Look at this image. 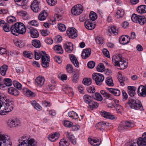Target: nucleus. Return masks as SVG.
Instances as JSON below:
<instances>
[{
    "label": "nucleus",
    "instance_id": "nucleus-1",
    "mask_svg": "<svg viewBox=\"0 0 146 146\" xmlns=\"http://www.w3.org/2000/svg\"><path fill=\"white\" fill-rule=\"evenodd\" d=\"M6 96H2L1 102V108L0 113L1 115H5L13 110V105L12 102L10 101L9 99H5Z\"/></svg>",
    "mask_w": 146,
    "mask_h": 146
},
{
    "label": "nucleus",
    "instance_id": "nucleus-2",
    "mask_svg": "<svg viewBox=\"0 0 146 146\" xmlns=\"http://www.w3.org/2000/svg\"><path fill=\"white\" fill-rule=\"evenodd\" d=\"M125 107L127 108L129 107L131 109L136 110H143L141 102L135 97L129 98L127 102L125 104Z\"/></svg>",
    "mask_w": 146,
    "mask_h": 146
},
{
    "label": "nucleus",
    "instance_id": "nucleus-3",
    "mask_svg": "<svg viewBox=\"0 0 146 146\" xmlns=\"http://www.w3.org/2000/svg\"><path fill=\"white\" fill-rule=\"evenodd\" d=\"M47 54L45 51L37 52L35 51V56L36 60L40 59L41 56L42 63V66L44 68H46L49 65V62L50 61L49 58L47 56Z\"/></svg>",
    "mask_w": 146,
    "mask_h": 146
},
{
    "label": "nucleus",
    "instance_id": "nucleus-4",
    "mask_svg": "<svg viewBox=\"0 0 146 146\" xmlns=\"http://www.w3.org/2000/svg\"><path fill=\"white\" fill-rule=\"evenodd\" d=\"M17 146H36V145L34 139L23 136L19 139Z\"/></svg>",
    "mask_w": 146,
    "mask_h": 146
},
{
    "label": "nucleus",
    "instance_id": "nucleus-5",
    "mask_svg": "<svg viewBox=\"0 0 146 146\" xmlns=\"http://www.w3.org/2000/svg\"><path fill=\"white\" fill-rule=\"evenodd\" d=\"M134 126V124L132 121H123L120 123L118 129L119 132H122L124 129L128 128L133 127Z\"/></svg>",
    "mask_w": 146,
    "mask_h": 146
},
{
    "label": "nucleus",
    "instance_id": "nucleus-6",
    "mask_svg": "<svg viewBox=\"0 0 146 146\" xmlns=\"http://www.w3.org/2000/svg\"><path fill=\"white\" fill-rule=\"evenodd\" d=\"M131 20L134 22L138 23L141 25H143L146 22L145 18L144 16H140L135 14L132 15Z\"/></svg>",
    "mask_w": 146,
    "mask_h": 146
},
{
    "label": "nucleus",
    "instance_id": "nucleus-7",
    "mask_svg": "<svg viewBox=\"0 0 146 146\" xmlns=\"http://www.w3.org/2000/svg\"><path fill=\"white\" fill-rule=\"evenodd\" d=\"M92 77L93 79L95 81L96 84L99 86L102 84V83L104 79V76L101 73H93Z\"/></svg>",
    "mask_w": 146,
    "mask_h": 146
},
{
    "label": "nucleus",
    "instance_id": "nucleus-8",
    "mask_svg": "<svg viewBox=\"0 0 146 146\" xmlns=\"http://www.w3.org/2000/svg\"><path fill=\"white\" fill-rule=\"evenodd\" d=\"M83 11L82 6L80 4L76 5L71 9V13L74 15H78L82 13Z\"/></svg>",
    "mask_w": 146,
    "mask_h": 146
},
{
    "label": "nucleus",
    "instance_id": "nucleus-9",
    "mask_svg": "<svg viewBox=\"0 0 146 146\" xmlns=\"http://www.w3.org/2000/svg\"><path fill=\"white\" fill-rule=\"evenodd\" d=\"M3 142V146H11L12 143L10 140V137L7 135L0 134V141Z\"/></svg>",
    "mask_w": 146,
    "mask_h": 146
},
{
    "label": "nucleus",
    "instance_id": "nucleus-10",
    "mask_svg": "<svg viewBox=\"0 0 146 146\" xmlns=\"http://www.w3.org/2000/svg\"><path fill=\"white\" fill-rule=\"evenodd\" d=\"M7 124L10 127H16L20 125L21 121L19 119L17 118L11 119L8 120Z\"/></svg>",
    "mask_w": 146,
    "mask_h": 146
},
{
    "label": "nucleus",
    "instance_id": "nucleus-11",
    "mask_svg": "<svg viewBox=\"0 0 146 146\" xmlns=\"http://www.w3.org/2000/svg\"><path fill=\"white\" fill-rule=\"evenodd\" d=\"M31 7L34 12H38L40 10V2L37 0H34L31 4Z\"/></svg>",
    "mask_w": 146,
    "mask_h": 146
},
{
    "label": "nucleus",
    "instance_id": "nucleus-12",
    "mask_svg": "<svg viewBox=\"0 0 146 146\" xmlns=\"http://www.w3.org/2000/svg\"><path fill=\"white\" fill-rule=\"evenodd\" d=\"M66 33L70 38H74L77 36L76 30L74 28L72 27L68 29Z\"/></svg>",
    "mask_w": 146,
    "mask_h": 146
},
{
    "label": "nucleus",
    "instance_id": "nucleus-13",
    "mask_svg": "<svg viewBox=\"0 0 146 146\" xmlns=\"http://www.w3.org/2000/svg\"><path fill=\"white\" fill-rule=\"evenodd\" d=\"M18 31V36L19 34L23 35L26 32V29L25 25L21 22L17 23Z\"/></svg>",
    "mask_w": 146,
    "mask_h": 146
},
{
    "label": "nucleus",
    "instance_id": "nucleus-14",
    "mask_svg": "<svg viewBox=\"0 0 146 146\" xmlns=\"http://www.w3.org/2000/svg\"><path fill=\"white\" fill-rule=\"evenodd\" d=\"M137 143L138 146H146V132L143 134L141 138H138Z\"/></svg>",
    "mask_w": 146,
    "mask_h": 146
},
{
    "label": "nucleus",
    "instance_id": "nucleus-15",
    "mask_svg": "<svg viewBox=\"0 0 146 146\" xmlns=\"http://www.w3.org/2000/svg\"><path fill=\"white\" fill-rule=\"evenodd\" d=\"M85 28L89 30H92L95 28L96 24L94 23H92L90 19L87 20L84 23Z\"/></svg>",
    "mask_w": 146,
    "mask_h": 146
},
{
    "label": "nucleus",
    "instance_id": "nucleus-16",
    "mask_svg": "<svg viewBox=\"0 0 146 146\" xmlns=\"http://www.w3.org/2000/svg\"><path fill=\"white\" fill-rule=\"evenodd\" d=\"M124 59L122 57V55L119 54L118 55L113 56L112 61L115 64V66H117L119 63L120 61H121Z\"/></svg>",
    "mask_w": 146,
    "mask_h": 146
},
{
    "label": "nucleus",
    "instance_id": "nucleus-17",
    "mask_svg": "<svg viewBox=\"0 0 146 146\" xmlns=\"http://www.w3.org/2000/svg\"><path fill=\"white\" fill-rule=\"evenodd\" d=\"M29 33H30L31 36L33 38H36L39 35V33L38 31L35 28L28 27Z\"/></svg>",
    "mask_w": 146,
    "mask_h": 146
},
{
    "label": "nucleus",
    "instance_id": "nucleus-18",
    "mask_svg": "<svg viewBox=\"0 0 146 146\" xmlns=\"http://www.w3.org/2000/svg\"><path fill=\"white\" fill-rule=\"evenodd\" d=\"M138 95L141 97H145L146 96V88L145 86H140L137 90Z\"/></svg>",
    "mask_w": 146,
    "mask_h": 146
},
{
    "label": "nucleus",
    "instance_id": "nucleus-19",
    "mask_svg": "<svg viewBox=\"0 0 146 146\" xmlns=\"http://www.w3.org/2000/svg\"><path fill=\"white\" fill-rule=\"evenodd\" d=\"M64 47L66 51L68 53H71L73 49V45L71 42H66Z\"/></svg>",
    "mask_w": 146,
    "mask_h": 146
},
{
    "label": "nucleus",
    "instance_id": "nucleus-20",
    "mask_svg": "<svg viewBox=\"0 0 146 146\" xmlns=\"http://www.w3.org/2000/svg\"><path fill=\"white\" fill-rule=\"evenodd\" d=\"M91 54V50L90 48L84 49L82 53V58L84 59H86L90 56Z\"/></svg>",
    "mask_w": 146,
    "mask_h": 146
},
{
    "label": "nucleus",
    "instance_id": "nucleus-21",
    "mask_svg": "<svg viewBox=\"0 0 146 146\" xmlns=\"http://www.w3.org/2000/svg\"><path fill=\"white\" fill-rule=\"evenodd\" d=\"M48 15L47 10H44L42 11L39 15L38 17V19L40 21H44L46 19Z\"/></svg>",
    "mask_w": 146,
    "mask_h": 146
},
{
    "label": "nucleus",
    "instance_id": "nucleus-22",
    "mask_svg": "<svg viewBox=\"0 0 146 146\" xmlns=\"http://www.w3.org/2000/svg\"><path fill=\"white\" fill-rule=\"evenodd\" d=\"M127 92L130 98L134 97L133 96L135 94V91L136 90V87H135L129 86L127 87Z\"/></svg>",
    "mask_w": 146,
    "mask_h": 146
},
{
    "label": "nucleus",
    "instance_id": "nucleus-23",
    "mask_svg": "<svg viewBox=\"0 0 146 146\" xmlns=\"http://www.w3.org/2000/svg\"><path fill=\"white\" fill-rule=\"evenodd\" d=\"M60 136V133L58 132H56L53 134H51L49 135V139L51 141L54 142L58 139Z\"/></svg>",
    "mask_w": 146,
    "mask_h": 146
},
{
    "label": "nucleus",
    "instance_id": "nucleus-24",
    "mask_svg": "<svg viewBox=\"0 0 146 146\" xmlns=\"http://www.w3.org/2000/svg\"><path fill=\"white\" fill-rule=\"evenodd\" d=\"M17 23H16L14 25H12L11 26L10 31L12 34L15 36H18V31L17 28Z\"/></svg>",
    "mask_w": 146,
    "mask_h": 146
},
{
    "label": "nucleus",
    "instance_id": "nucleus-25",
    "mask_svg": "<svg viewBox=\"0 0 146 146\" xmlns=\"http://www.w3.org/2000/svg\"><path fill=\"white\" fill-rule=\"evenodd\" d=\"M109 123H106L105 122H101L99 123L96 125V126L97 128L99 130L101 131H104L105 128L106 126H108Z\"/></svg>",
    "mask_w": 146,
    "mask_h": 146
},
{
    "label": "nucleus",
    "instance_id": "nucleus-26",
    "mask_svg": "<svg viewBox=\"0 0 146 146\" xmlns=\"http://www.w3.org/2000/svg\"><path fill=\"white\" fill-rule=\"evenodd\" d=\"M128 63L126 60L124 59L121 61H120L119 63L117 66H119V69L123 70L127 68L128 66Z\"/></svg>",
    "mask_w": 146,
    "mask_h": 146
},
{
    "label": "nucleus",
    "instance_id": "nucleus-27",
    "mask_svg": "<svg viewBox=\"0 0 146 146\" xmlns=\"http://www.w3.org/2000/svg\"><path fill=\"white\" fill-rule=\"evenodd\" d=\"M23 91L24 94L27 96L34 97L35 96L36 94L35 93L27 88L23 89Z\"/></svg>",
    "mask_w": 146,
    "mask_h": 146
},
{
    "label": "nucleus",
    "instance_id": "nucleus-28",
    "mask_svg": "<svg viewBox=\"0 0 146 146\" xmlns=\"http://www.w3.org/2000/svg\"><path fill=\"white\" fill-rule=\"evenodd\" d=\"M66 135L67 137L74 145L76 144V141L74 136L72 133L68 132H66Z\"/></svg>",
    "mask_w": 146,
    "mask_h": 146
},
{
    "label": "nucleus",
    "instance_id": "nucleus-29",
    "mask_svg": "<svg viewBox=\"0 0 146 146\" xmlns=\"http://www.w3.org/2000/svg\"><path fill=\"white\" fill-rule=\"evenodd\" d=\"M69 57L72 62L75 66L77 67H79V63L75 56L73 54H70Z\"/></svg>",
    "mask_w": 146,
    "mask_h": 146
},
{
    "label": "nucleus",
    "instance_id": "nucleus-30",
    "mask_svg": "<svg viewBox=\"0 0 146 146\" xmlns=\"http://www.w3.org/2000/svg\"><path fill=\"white\" fill-rule=\"evenodd\" d=\"M102 115L106 118L113 119L115 118L114 116L112 115L110 112L104 111L101 112Z\"/></svg>",
    "mask_w": 146,
    "mask_h": 146
},
{
    "label": "nucleus",
    "instance_id": "nucleus-31",
    "mask_svg": "<svg viewBox=\"0 0 146 146\" xmlns=\"http://www.w3.org/2000/svg\"><path fill=\"white\" fill-rule=\"evenodd\" d=\"M8 92L9 94L16 96L19 95V91L16 89L12 87L9 88Z\"/></svg>",
    "mask_w": 146,
    "mask_h": 146
},
{
    "label": "nucleus",
    "instance_id": "nucleus-32",
    "mask_svg": "<svg viewBox=\"0 0 146 146\" xmlns=\"http://www.w3.org/2000/svg\"><path fill=\"white\" fill-rule=\"evenodd\" d=\"M118 29L115 26H111L110 29H109L108 31V34L109 35H110L111 31L115 35H117L118 34Z\"/></svg>",
    "mask_w": 146,
    "mask_h": 146
},
{
    "label": "nucleus",
    "instance_id": "nucleus-33",
    "mask_svg": "<svg viewBox=\"0 0 146 146\" xmlns=\"http://www.w3.org/2000/svg\"><path fill=\"white\" fill-rule=\"evenodd\" d=\"M44 82V79L43 77L38 76L35 80L36 82L40 87L41 86L43 85Z\"/></svg>",
    "mask_w": 146,
    "mask_h": 146
},
{
    "label": "nucleus",
    "instance_id": "nucleus-34",
    "mask_svg": "<svg viewBox=\"0 0 146 146\" xmlns=\"http://www.w3.org/2000/svg\"><path fill=\"white\" fill-rule=\"evenodd\" d=\"M137 11L140 13H146V5H142L139 6L137 8Z\"/></svg>",
    "mask_w": 146,
    "mask_h": 146
},
{
    "label": "nucleus",
    "instance_id": "nucleus-35",
    "mask_svg": "<svg viewBox=\"0 0 146 146\" xmlns=\"http://www.w3.org/2000/svg\"><path fill=\"white\" fill-rule=\"evenodd\" d=\"M88 104L89 105L88 108L91 110L97 108L99 105L98 104V103L92 100Z\"/></svg>",
    "mask_w": 146,
    "mask_h": 146
},
{
    "label": "nucleus",
    "instance_id": "nucleus-36",
    "mask_svg": "<svg viewBox=\"0 0 146 146\" xmlns=\"http://www.w3.org/2000/svg\"><path fill=\"white\" fill-rule=\"evenodd\" d=\"M88 141L90 143L94 146H98L100 143H99L98 139H92L91 138H88Z\"/></svg>",
    "mask_w": 146,
    "mask_h": 146
},
{
    "label": "nucleus",
    "instance_id": "nucleus-37",
    "mask_svg": "<svg viewBox=\"0 0 146 146\" xmlns=\"http://www.w3.org/2000/svg\"><path fill=\"white\" fill-rule=\"evenodd\" d=\"M108 90L112 94L116 96H118L120 94V91L116 89L107 88Z\"/></svg>",
    "mask_w": 146,
    "mask_h": 146
},
{
    "label": "nucleus",
    "instance_id": "nucleus-38",
    "mask_svg": "<svg viewBox=\"0 0 146 146\" xmlns=\"http://www.w3.org/2000/svg\"><path fill=\"white\" fill-rule=\"evenodd\" d=\"M16 46L19 48H23L25 46L23 41L22 40L19 39L14 42Z\"/></svg>",
    "mask_w": 146,
    "mask_h": 146
},
{
    "label": "nucleus",
    "instance_id": "nucleus-39",
    "mask_svg": "<svg viewBox=\"0 0 146 146\" xmlns=\"http://www.w3.org/2000/svg\"><path fill=\"white\" fill-rule=\"evenodd\" d=\"M68 115L69 117L72 118L73 119H76L78 118V115L73 111L68 112Z\"/></svg>",
    "mask_w": 146,
    "mask_h": 146
},
{
    "label": "nucleus",
    "instance_id": "nucleus-40",
    "mask_svg": "<svg viewBox=\"0 0 146 146\" xmlns=\"http://www.w3.org/2000/svg\"><path fill=\"white\" fill-rule=\"evenodd\" d=\"M100 92L104 97L106 98H107L111 100L113 99L112 95L106 92L105 90H102L100 91Z\"/></svg>",
    "mask_w": 146,
    "mask_h": 146
},
{
    "label": "nucleus",
    "instance_id": "nucleus-41",
    "mask_svg": "<svg viewBox=\"0 0 146 146\" xmlns=\"http://www.w3.org/2000/svg\"><path fill=\"white\" fill-rule=\"evenodd\" d=\"M31 104L32 106L34 107V108L36 109V110L38 111H40L42 109V108L39 105V104L37 103L36 101H33L32 102Z\"/></svg>",
    "mask_w": 146,
    "mask_h": 146
},
{
    "label": "nucleus",
    "instance_id": "nucleus-42",
    "mask_svg": "<svg viewBox=\"0 0 146 146\" xmlns=\"http://www.w3.org/2000/svg\"><path fill=\"white\" fill-rule=\"evenodd\" d=\"M54 49L56 52L58 53L62 54L63 53V50L60 45H55L54 47Z\"/></svg>",
    "mask_w": 146,
    "mask_h": 146
},
{
    "label": "nucleus",
    "instance_id": "nucleus-43",
    "mask_svg": "<svg viewBox=\"0 0 146 146\" xmlns=\"http://www.w3.org/2000/svg\"><path fill=\"white\" fill-rule=\"evenodd\" d=\"M92 97L94 99L99 101H101L102 100L101 95L99 93H95L92 96Z\"/></svg>",
    "mask_w": 146,
    "mask_h": 146
},
{
    "label": "nucleus",
    "instance_id": "nucleus-44",
    "mask_svg": "<svg viewBox=\"0 0 146 146\" xmlns=\"http://www.w3.org/2000/svg\"><path fill=\"white\" fill-rule=\"evenodd\" d=\"M23 55L25 57L28 58L30 59H32L33 57V54L29 51H24L23 52Z\"/></svg>",
    "mask_w": 146,
    "mask_h": 146
},
{
    "label": "nucleus",
    "instance_id": "nucleus-45",
    "mask_svg": "<svg viewBox=\"0 0 146 146\" xmlns=\"http://www.w3.org/2000/svg\"><path fill=\"white\" fill-rule=\"evenodd\" d=\"M106 82L107 84L109 86H112L114 85L112 78L110 77H108L106 78Z\"/></svg>",
    "mask_w": 146,
    "mask_h": 146
},
{
    "label": "nucleus",
    "instance_id": "nucleus-46",
    "mask_svg": "<svg viewBox=\"0 0 146 146\" xmlns=\"http://www.w3.org/2000/svg\"><path fill=\"white\" fill-rule=\"evenodd\" d=\"M89 17L90 20L94 21L97 18V16L96 13L93 11H91L90 13Z\"/></svg>",
    "mask_w": 146,
    "mask_h": 146
},
{
    "label": "nucleus",
    "instance_id": "nucleus-47",
    "mask_svg": "<svg viewBox=\"0 0 146 146\" xmlns=\"http://www.w3.org/2000/svg\"><path fill=\"white\" fill-rule=\"evenodd\" d=\"M15 3L20 6H24L27 3L26 0H14Z\"/></svg>",
    "mask_w": 146,
    "mask_h": 146
},
{
    "label": "nucleus",
    "instance_id": "nucleus-48",
    "mask_svg": "<svg viewBox=\"0 0 146 146\" xmlns=\"http://www.w3.org/2000/svg\"><path fill=\"white\" fill-rule=\"evenodd\" d=\"M32 44L36 48H39L41 46L40 41L38 40H34L32 42Z\"/></svg>",
    "mask_w": 146,
    "mask_h": 146
},
{
    "label": "nucleus",
    "instance_id": "nucleus-49",
    "mask_svg": "<svg viewBox=\"0 0 146 146\" xmlns=\"http://www.w3.org/2000/svg\"><path fill=\"white\" fill-rule=\"evenodd\" d=\"M3 82L5 86H10L12 85V80L10 78H4L3 80Z\"/></svg>",
    "mask_w": 146,
    "mask_h": 146
},
{
    "label": "nucleus",
    "instance_id": "nucleus-50",
    "mask_svg": "<svg viewBox=\"0 0 146 146\" xmlns=\"http://www.w3.org/2000/svg\"><path fill=\"white\" fill-rule=\"evenodd\" d=\"M96 69L98 72H102L105 70V67L103 64L101 63L98 64Z\"/></svg>",
    "mask_w": 146,
    "mask_h": 146
},
{
    "label": "nucleus",
    "instance_id": "nucleus-51",
    "mask_svg": "<svg viewBox=\"0 0 146 146\" xmlns=\"http://www.w3.org/2000/svg\"><path fill=\"white\" fill-rule=\"evenodd\" d=\"M83 98L85 102L88 104L92 100H91V96L88 95H85L84 96Z\"/></svg>",
    "mask_w": 146,
    "mask_h": 146
},
{
    "label": "nucleus",
    "instance_id": "nucleus-52",
    "mask_svg": "<svg viewBox=\"0 0 146 146\" xmlns=\"http://www.w3.org/2000/svg\"><path fill=\"white\" fill-rule=\"evenodd\" d=\"M124 12L123 10L121 9L118 10L116 13V17L118 18L122 17L124 15Z\"/></svg>",
    "mask_w": 146,
    "mask_h": 146
},
{
    "label": "nucleus",
    "instance_id": "nucleus-53",
    "mask_svg": "<svg viewBox=\"0 0 146 146\" xmlns=\"http://www.w3.org/2000/svg\"><path fill=\"white\" fill-rule=\"evenodd\" d=\"M69 143L65 139H62L59 143V146H68Z\"/></svg>",
    "mask_w": 146,
    "mask_h": 146
},
{
    "label": "nucleus",
    "instance_id": "nucleus-54",
    "mask_svg": "<svg viewBox=\"0 0 146 146\" xmlns=\"http://www.w3.org/2000/svg\"><path fill=\"white\" fill-rule=\"evenodd\" d=\"M7 21L8 24L12 23L16 21V18L12 16L8 17L7 18Z\"/></svg>",
    "mask_w": 146,
    "mask_h": 146
},
{
    "label": "nucleus",
    "instance_id": "nucleus-55",
    "mask_svg": "<svg viewBox=\"0 0 146 146\" xmlns=\"http://www.w3.org/2000/svg\"><path fill=\"white\" fill-rule=\"evenodd\" d=\"M62 90L63 91L65 92L66 94H67L68 92V90H70V92L72 93V95H73L74 94L72 88L69 87L68 86L66 85L64 86L62 88Z\"/></svg>",
    "mask_w": 146,
    "mask_h": 146
},
{
    "label": "nucleus",
    "instance_id": "nucleus-56",
    "mask_svg": "<svg viewBox=\"0 0 146 146\" xmlns=\"http://www.w3.org/2000/svg\"><path fill=\"white\" fill-rule=\"evenodd\" d=\"M72 81L75 83H77L79 80V74L75 73L72 76Z\"/></svg>",
    "mask_w": 146,
    "mask_h": 146
},
{
    "label": "nucleus",
    "instance_id": "nucleus-57",
    "mask_svg": "<svg viewBox=\"0 0 146 146\" xmlns=\"http://www.w3.org/2000/svg\"><path fill=\"white\" fill-rule=\"evenodd\" d=\"M83 84L85 85L89 86L92 83V80L90 78H84L82 81Z\"/></svg>",
    "mask_w": 146,
    "mask_h": 146
},
{
    "label": "nucleus",
    "instance_id": "nucleus-58",
    "mask_svg": "<svg viewBox=\"0 0 146 146\" xmlns=\"http://www.w3.org/2000/svg\"><path fill=\"white\" fill-rule=\"evenodd\" d=\"M13 85L15 87L19 90H21V89L22 86L19 82L16 81H14L13 82Z\"/></svg>",
    "mask_w": 146,
    "mask_h": 146
},
{
    "label": "nucleus",
    "instance_id": "nucleus-59",
    "mask_svg": "<svg viewBox=\"0 0 146 146\" xmlns=\"http://www.w3.org/2000/svg\"><path fill=\"white\" fill-rule=\"evenodd\" d=\"M11 26L9 24L5 23L3 26V29L6 32H9L10 31Z\"/></svg>",
    "mask_w": 146,
    "mask_h": 146
},
{
    "label": "nucleus",
    "instance_id": "nucleus-60",
    "mask_svg": "<svg viewBox=\"0 0 146 146\" xmlns=\"http://www.w3.org/2000/svg\"><path fill=\"white\" fill-rule=\"evenodd\" d=\"M58 29L61 32L64 31L66 30V27L64 25L60 23L58 25Z\"/></svg>",
    "mask_w": 146,
    "mask_h": 146
},
{
    "label": "nucleus",
    "instance_id": "nucleus-61",
    "mask_svg": "<svg viewBox=\"0 0 146 146\" xmlns=\"http://www.w3.org/2000/svg\"><path fill=\"white\" fill-rule=\"evenodd\" d=\"M73 124V123L70 121L67 120L64 121V126L68 127H72Z\"/></svg>",
    "mask_w": 146,
    "mask_h": 146
},
{
    "label": "nucleus",
    "instance_id": "nucleus-62",
    "mask_svg": "<svg viewBox=\"0 0 146 146\" xmlns=\"http://www.w3.org/2000/svg\"><path fill=\"white\" fill-rule=\"evenodd\" d=\"M66 69L67 72L68 73H71L73 72V68L72 65L68 64L66 67Z\"/></svg>",
    "mask_w": 146,
    "mask_h": 146
},
{
    "label": "nucleus",
    "instance_id": "nucleus-63",
    "mask_svg": "<svg viewBox=\"0 0 146 146\" xmlns=\"http://www.w3.org/2000/svg\"><path fill=\"white\" fill-rule=\"evenodd\" d=\"M96 41L97 43L99 44H102L104 42V40L103 38L100 37H98L96 39Z\"/></svg>",
    "mask_w": 146,
    "mask_h": 146
},
{
    "label": "nucleus",
    "instance_id": "nucleus-64",
    "mask_svg": "<svg viewBox=\"0 0 146 146\" xmlns=\"http://www.w3.org/2000/svg\"><path fill=\"white\" fill-rule=\"evenodd\" d=\"M48 4L51 6L55 5L57 3L56 0H46Z\"/></svg>",
    "mask_w": 146,
    "mask_h": 146
}]
</instances>
